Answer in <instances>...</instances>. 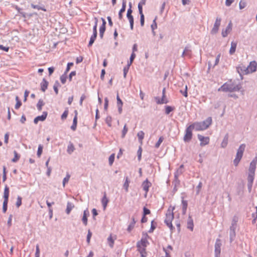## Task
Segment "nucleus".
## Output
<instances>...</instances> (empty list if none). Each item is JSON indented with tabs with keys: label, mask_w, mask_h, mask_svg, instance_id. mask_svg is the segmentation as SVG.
Here are the masks:
<instances>
[{
	"label": "nucleus",
	"mask_w": 257,
	"mask_h": 257,
	"mask_svg": "<svg viewBox=\"0 0 257 257\" xmlns=\"http://www.w3.org/2000/svg\"><path fill=\"white\" fill-rule=\"evenodd\" d=\"M194 227L193 221L191 217L189 216L187 221V227L191 231L193 230Z\"/></svg>",
	"instance_id": "nucleus-24"
},
{
	"label": "nucleus",
	"mask_w": 257,
	"mask_h": 257,
	"mask_svg": "<svg viewBox=\"0 0 257 257\" xmlns=\"http://www.w3.org/2000/svg\"><path fill=\"white\" fill-rule=\"evenodd\" d=\"M74 205L68 202L67 204L66 212L67 214H69L71 210L74 208Z\"/></svg>",
	"instance_id": "nucleus-29"
},
{
	"label": "nucleus",
	"mask_w": 257,
	"mask_h": 257,
	"mask_svg": "<svg viewBox=\"0 0 257 257\" xmlns=\"http://www.w3.org/2000/svg\"><path fill=\"white\" fill-rule=\"evenodd\" d=\"M22 204V198L20 196H18L17 199L16 205L17 207H19Z\"/></svg>",
	"instance_id": "nucleus-46"
},
{
	"label": "nucleus",
	"mask_w": 257,
	"mask_h": 257,
	"mask_svg": "<svg viewBox=\"0 0 257 257\" xmlns=\"http://www.w3.org/2000/svg\"><path fill=\"white\" fill-rule=\"evenodd\" d=\"M137 136L139 139V142L141 144H143V140L144 138L145 134L143 131H140L137 134Z\"/></svg>",
	"instance_id": "nucleus-26"
},
{
	"label": "nucleus",
	"mask_w": 257,
	"mask_h": 257,
	"mask_svg": "<svg viewBox=\"0 0 257 257\" xmlns=\"http://www.w3.org/2000/svg\"><path fill=\"white\" fill-rule=\"evenodd\" d=\"M48 82L45 79L43 78L42 80V81L41 82L40 85H41V90L43 92H45L46 90L47 89L48 86Z\"/></svg>",
	"instance_id": "nucleus-19"
},
{
	"label": "nucleus",
	"mask_w": 257,
	"mask_h": 257,
	"mask_svg": "<svg viewBox=\"0 0 257 257\" xmlns=\"http://www.w3.org/2000/svg\"><path fill=\"white\" fill-rule=\"evenodd\" d=\"M212 119L211 117L207 118L205 120L202 122H196L192 124L193 128L196 131H203L207 129L211 124Z\"/></svg>",
	"instance_id": "nucleus-3"
},
{
	"label": "nucleus",
	"mask_w": 257,
	"mask_h": 257,
	"mask_svg": "<svg viewBox=\"0 0 257 257\" xmlns=\"http://www.w3.org/2000/svg\"><path fill=\"white\" fill-rule=\"evenodd\" d=\"M232 24L231 21L229 23L227 27L225 30H222V35L223 37H225L231 32L232 30Z\"/></svg>",
	"instance_id": "nucleus-13"
},
{
	"label": "nucleus",
	"mask_w": 257,
	"mask_h": 257,
	"mask_svg": "<svg viewBox=\"0 0 257 257\" xmlns=\"http://www.w3.org/2000/svg\"><path fill=\"white\" fill-rule=\"evenodd\" d=\"M46 203H47L48 207H49L50 212H52V209L51 208V205H52V204H54V202H53L52 203H50L49 201H47Z\"/></svg>",
	"instance_id": "nucleus-56"
},
{
	"label": "nucleus",
	"mask_w": 257,
	"mask_h": 257,
	"mask_svg": "<svg viewBox=\"0 0 257 257\" xmlns=\"http://www.w3.org/2000/svg\"><path fill=\"white\" fill-rule=\"evenodd\" d=\"M130 66H128V64H127V66L126 67H124L123 68V75L124 77H126V74L128 72V69H129Z\"/></svg>",
	"instance_id": "nucleus-51"
},
{
	"label": "nucleus",
	"mask_w": 257,
	"mask_h": 257,
	"mask_svg": "<svg viewBox=\"0 0 257 257\" xmlns=\"http://www.w3.org/2000/svg\"><path fill=\"white\" fill-rule=\"evenodd\" d=\"M108 201V199L107 198L106 194L105 193L101 200V203L104 209H105Z\"/></svg>",
	"instance_id": "nucleus-25"
},
{
	"label": "nucleus",
	"mask_w": 257,
	"mask_h": 257,
	"mask_svg": "<svg viewBox=\"0 0 257 257\" xmlns=\"http://www.w3.org/2000/svg\"><path fill=\"white\" fill-rule=\"evenodd\" d=\"M221 21V19L220 18H216L213 27L211 30V33L212 34H215L218 32L220 25Z\"/></svg>",
	"instance_id": "nucleus-11"
},
{
	"label": "nucleus",
	"mask_w": 257,
	"mask_h": 257,
	"mask_svg": "<svg viewBox=\"0 0 257 257\" xmlns=\"http://www.w3.org/2000/svg\"><path fill=\"white\" fill-rule=\"evenodd\" d=\"M112 118L110 116H107L105 119V122L109 126H111Z\"/></svg>",
	"instance_id": "nucleus-45"
},
{
	"label": "nucleus",
	"mask_w": 257,
	"mask_h": 257,
	"mask_svg": "<svg viewBox=\"0 0 257 257\" xmlns=\"http://www.w3.org/2000/svg\"><path fill=\"white\" fill-rule=\"evenodd\" d=\"M114 239L112 238L111 235H110L107 238L108 243L110 247H113L114 244Z\"/></svg>",
	"instance_id": "nucleus-33"
},
{
	"label": "nucleus",
	"mask_w": 257,
	"mask_h": 257,
	"mask_svg": "<svg viewBox=\"0 0 257 257\" xmlns=\"http://www.w3.org/2000/svg\"><path fill=\"white\" fill-rule=\"evenodd\" d=\"M128 131V128L127 127L126 124H125L123 128V130L122 131V134H121V137L122 138H124Z\"/></svg>",
	"instance_id": "nucleus-35"
},
{
	"label": "nucleus",
	"mask_w": 257,
	"mask_h": 257,
	"mask_svg": "<svg viewBox=\"0 0 257 257\" xmlns=\"http://www.w3.org/2000/svg\"><path fill=\"white\" fill-rule=\"evenodd\" d=\"M31 7L32 8L35 9H37L38 10H42L44 12L46 11V9L44 7H41L38 6V5L31 4Z\"/></svg>",
	"instance_id": "nucleus-36"
},
{
	"label": "nucleus",
	"mask_w": 257,
	"mask_h": 257,
	"mask_svg": "<svg viewBox=\"0 0 257 257\" xmlns=\"http://www.w3.org/2000/svg\"><path fill=\"white\" fill-rule=\"evenodd\" d=\"M89 213L87 209L84 211L82 220L85 225L87 224V216L89 215Z\"/></svg>",
	"instance_id": "nucleus-21"
},
{
	"label": "nucleus",
	"mask_w": 257,
	"mask_h": 257,
	"mask_svg": "<svg viewBox=\"0 0 257 257\" xmlns=\"http://www.w3.org/2000/svg\"><path fill=\"white\" fill-rule=\"evenodd\" d=\"M9 197V188L6 185L5 187L4 192V201L3 202V211L4 213H6L7 210V206L8 203V200Z\"/></svg>",
	"instance_id": "nucleus-4"
},
{
	"label": "nucleus",
	"mask_w": 257,
	"mask_h": 257,
	"mask_svg": "<svg viewBox=\"0 0 257 257\" xmlns=\"http://www.w3.org/2000/svg\"><path fill=\"white\" fill-rule=\"evenodd\" d=\"M156 19H157V18H156L154 20V21H153V24H152V26H151V27H152L153 30H154V29L157 28V24H156Z\"/></svg>",
	"instance_id": "nucleus-61"
},
{
	"label": "nucleus",
	"mask_w": 257,
	"mask_h": 257,
	"mask_svg": "<svg viewBox=\"0 0 257 257\" xmlns=\"http://www.w3.org/2000/svg\"><path fill=\"white\" fill-rule=\"evenodd\" d=\"M138 9H139L140 14V15H143V6H142L141 4H139V5H138Z\"/></svg>",
	"instance_id": "nucleus-58"
},
{
	"label": "nucleus",
	"mask_w": 257,
	"mask_h": 257,
	"mask_svg": "<svg viewBox=\"0 0 257 257\" xmlns=\"http://www.w3.org/2000/svg\"><path fill=\"white\" fill-rule=\"evenodd\" d=\"M246 5V3L244 2L240 1L239 3V8L240 9H243Z\"/></svg>",
	"instance_id": "nucleus-59"
},
{
	"label": "nucleus",
	"mask_w": 257,
	"mask_h": 257,
	"mask_svg": "<svg viewBox=\"0 0 257 257\" xmlns=\"http://www.w3.org/2000/svg\"><path fill=\"white\" fill-rule=\"evenodd\" d=\"M151 186V183L148 181V179H146L145 181H144L142 184V186L144 190L145 191L146 194L145 196H147L148 192L149 191V188Z\"/></svg>",
	"instance_id": "nucleus-12"
},
{
	"label": "nucleus",
	"mask_w": 257,
	"mask_h": 257,
	"mask_svg": "<svg viewBox=\"0 0 257 257\" xmlns=\"http://www.w3.org/2000/svg\"><path fill=\"white\" fill-rule=\"evenodd\" d=\"M163 140H164V138H163V137H160V138H159V140H158V142H157V143L156 144V145H155V147H156V148H158L160 147V146L161 144V143H162V142L163 141Z\"/></svg>",
	"instance_id": "nucleus-47"
},
{
	"label": "nucleus",
	"mask_w": 257,
	"mask_h": 257,
	"mask_svg": "<svg viewBox=\"0 0 257 257\" xmlns=\"http://www.w3.org/2000/svg\"><path fill=\"white\" fill-rule=\"evenodd\" d=\"M68 114V109L66 108L61 115V119H65L67 118Z\"/></svg>",
	"instance_id": "nucleus-41"
},
{
	"label": "nucleus",
	"mask_w": 257,
	"mask_h": 257,
	"mask_svg": "<svg viewBox=\"0 0 257 257\" xmlns=\"http://www.w3.org/2000/svg\"><path fill=\"white\" fill-rule=\"evenodd\" d=\"M95 24L93 28V35L91 36V37L90 38V41L89 42V44H88L89 46H90L92 45V44L94 43V42L96 38V36H97V27L98 20L97 18H95Z\"/></svg>",
	"instance_id": "nucleus-9"
},
{
	"label": "nucleus",
	"mask_w": 257,
	"mask_h": 257,
	"mask_svg": "<svg viewBox=\"0 0 257 257\" xmlns=\"http://www.w3.org/2000/svg\"><path fill=\"white\" fill-rule=\"evenodd\" d=\"M75 115L73 118V124L71 126V128L73 131L76 130V127H77V114H78V113L76 110L75 111Z\"/></svg>",
	"instance_id": "nucleus-20"
},
{
	"label": "nucleus",
	"mask_w": 257,
	"mask_h": 257,
	"mask_svg": "<svg viewBox=\"0 0 257 257\" xmlns=\"http://www.w3.org/2000/svg\"><path fill=\"white\" fill-rule=\"evenodd\" d=\"M254 212L252 214V217L253 218V223L255 222L256 219H257V207H254Z\"/></svg>",
	"instance_id": "nucleus-38"
},
{
	"label": "nucleus",
	"mask_w": 257,
	"mask_h": 257,
	"mask_svg": "<svg viewBox=\"0 0 257 257\" xmlns=\"http://www.w3.org/2000/svg\"><path fill=\"white\" fill-rule=\"evenodd\" d=\"M142 153V148L141 147H140L138 150V152H137L139 161H140L141 160Z\"/></svg>",
	"instance_id": "nucleus-43"
},
{
	"label": "nucleus",
	"mask_w": 257,
	"mask_h": 257,
	"mask_svg": "<svg viewBox=\"0 0 257 257\" xmlns=\"http://www.w3.org/2000/svg\"><path fill=\"white\" fill-rule=\"evenodd\" d=\"M228 135H226L223 140L222 142L221 143V146L222 148H225L227 146V145L228 144Z\"/></svg>",
	"instance_id": "nucleus-27"
},
{
	"label": "nucleus",
	"mask_w": 257,
	"mask_h": 257,
	"mask_svg": "<svg viewBox=\"0 0 257 257\" xmlns=\"http://www.w3.org/2000/svg\"><path fill=\"white\" fill-rule=\"evenodd\" d=\"M245 145L244 144H241L239 148H238L236 153V158L234 160V163L235 166H237L239 163V161H240L242 157L243 153L245 149Z\"/></svg>",
	"instance_id": "nucleus-5"
},
{
	"label": "nucleus",
	"mask_w": 257,
	"mask_h": 257,
	"mask_svg": "<svg viewBox=\"0 0 257 257\" xmlns=\"http://www.w3.org/2000/svg\"><path fill=\"white\" fill-rule=\"evenodd\" d=\"M256 162L257 159L253 160L250 163L249 168V174L248 177L249 179H251V181L253 179V176L254 175V172L256 169Z\"/></svg>",
	"instance_id": "nucleus-8"
},
{
	"label": "nucleus",
	"mask_w": 257,
	"mask_h": 257,
	"mask_svg": "<svg viewBox=\"0 0 257 257\" xmlns=\"http://www.w3.org/2000/svg\"><path fill=\"white\" fill-rule=\"evenodd\" d=\"M221 251V243L220 240L217 239L215 244V253L217 257H218Z\"/></svg>",
	"instance_id": "nucleus-15"
},
{
	"label": "nucleus",
	"mask_w": 257,
	"mask_h": 257,
	"mask_svg": "<svg viewBox=\"0 0 257 257\" xmlns=\"http://www.w3.org/2000/svg\"><path fill=\"white\" fill-rule=\"evenodd\" d=\"M70 178V176L69 174H67L66 175V176L64 178L63 181V185L64 187L65 185V184L68 183Z\"/></svg>",
	"instance_id": "nucleus-40"
},
{
	"label": "nucleus",
	"mask_w": 257,
	"mask_h": 257,
	"mask_svg": "<svg viewBox=\"0 0 257 257\" xmlns=\"http://www.w3.org/2000/svg\"><path fill=\"white\" fill-rule=\"evenodd\" d=\"M237 43L234 42H232L231 43V47L229 50V54L232 55L234 53L236 50Z\"/></svg>",
	"instance_id": "nucleus-23"
},
{
	"label": "nucleus",
	"mask_w": 257,
	"mask_h": 257,
	"mask_svg": "<svg viewBox=\"0 0 257 257\" xmlns=\"http://www.w3.org/2000/svg\"><path fill=\"white\" fill-rule=\"evenodd\" d=\"M220 56H221V54H219L217 55V56L216 57L215 64H214L215 65H217L218 64V63L219 62Z\"/></svg>",
	"instance_id": "nucleus-62"
},
{
	"label": "nucleus",
	"mask_w": 257,
	"mask_h": 257,
	"mask_svg": "<svg viewBox=\"0 0 257 257\" xmlns=\"http://www.w3.org/2000/svg\"><path fill=\"white\" fill-rule=\"evenodd\" d=\"M15 9L18 11V12L21 14L23 17H26V14L21 12V9H20L18 6H14Z\"/></svg>",
	"instance_id": "nucleus-44"
},
{
	"label": "nucleus",
	"mask_w": 257,
	"mask_h": 257,
	"mask_svg": "<svg viewBox=\"0 0 257 257\" xmlns=\"http://www.w3.org/2000/svg\"><path fill=\"white\" fill-rule=\"evenodd\" d=\"M44 105L43 101L41 99H40L37 104V108L39 110H41L42 106Z\"/></svg>",
	"instance_id": "nucleus-37"
},
{
	"label": "nucleus",
	"mask_w": 257,
	"mask_h": 257,
	"mask_svg": "<svg viewBox=\"0 0 257 257\" xmlns=\"http://www.w3.org/2000/svg\"><path fill=\"white\" fill-rule=\"evenodd\" d=\"M114 157H115V154H111L109 157V164L110 166H111L114 162Z\"/></svg>",
	"instance_id": "nucleus-39"
},
{
	"label": "nucleus",
	"mask_w": 257,
	"mask_h": 257,
	"mask_svg": "<svg viewBox=\"0 0 257 257\" xmlns=\"http://www.w3.org/2000/svg\"><path fill=\"white\" fill-rule=\"evenodd\" d=\"M173 110V108L172 107L170 106H167L165 108V112L166 114H169L170 112Z\"/></svg>",
	"instance_id": "nucleus-52"
},
{
	"label": "nucleus",
	"mask_w": 257,
	"mask_h": 257,
	"mask_svg": "<svg viewBox=\"0 0 257 257\" xmlns=\"http://www.w3.org/2000/svg\"><path fill=\"white\" fill-rule=\"evenodd\" d=\"M175 209V206H170L166 213V218L165 223L171 230H173L174 227L172 224V221L174 218L173 211Z\"/></svg>",
	"instance_id": "nucleus-1"
},
{
	"label": "nucleus",
	"mask_w": 257,
	"mask_h": 257,
	"mask_svg": "<svg viewBox=\"0 0 257 257\" xmlns=\"http://www.w3.org/2000/svg\"><path fill=\"white\" fill-rule=\"evenodd\" d=\"M128 21H129V22L130 23V27H131V29L132 30H133V28H134V18H133V16L132 15H130V16H126Z\"/></svg>",
	"instance_id": "nucleus-28"
},
{
	"label": "nucleus",
	"mask_w": 257,
	"mask_h": 257,
	"mask_svg": "<svg viewBox=\"0 0 257 257\" xmlns=\"http://www.w3.org/2000/svg\"><path fill=\"white\" fill-rule=\"evenodd\" d=\"M136 57V54L135 53H132L131 57H130V62L129 63H128V66H130L131 65V64H132L134 59Z\"/></svg>",
	"instance_id": "nucleus-48"
},
{
	"label": "nucleus",
	"mask_w": 257,
	"mask_h": 257,
	"mask_svg": "<svg viewBox=\"0 0 257 257\" xmlns=\"http://www.w3.org/2000/svg\"><path fill=\"white\" fill-rule=\"evenodd\" d=\"M257 68V63L253 61L250 63L249 65L244 70V74H247L255 72Z\"/></svg>",
	"instance_id": "nucleus-7"
},
{
	"label": "nucleus",
	"mask_w": 257,
	"mask_h": 257,
	"mask_svg": "<svg viewBox=\"0 0 257 257\" xmlns=\"http://www.w3.org/2000/svg\"><path fill=\"white\" fill-rule=\"evenodd\" d=\"M140 16H141V20H140L141 25V26H143L144 25V23H145V17H144V14L140 15Z\"/></svg>",
	"instance_id": "nucleus-54"
},
{
	"label": "nucleus",
	"mask_w": 257,
	"mask_h": 257,
	"mask_svg": "<svg viewBox=\"0 0 257 257\" xmlns=\"http://www.w3.org/2000/svg\"><path fill=\"white\" fill-rule=\"evenodd\" d=\"M116 99H117V105L118 109V111L119 113H121L122 112V107L123 105V102L121 99L120 98L118 94L117 93L116 96Z\"/></svg>",
	"instance_id": "nucleus-18"
},
{
	"label": "nucleus",
	"mask_w": 257,
	"mask_h": 257,
	"mask_svg": "<svg viewBox=\"0 0 257 257\" xmlns=\"http://www.w3.org/2000/svg\"><path fill=\"white\" fill-rule=\"evenodd\" d=\"M129 184H130V181H129L128 178L127 177L125 178V182L123 184V187L124 188L126 192L128 191Z\"/></svg>",
	"instance_id": "nucleus-30"
},
{
	"label": "nucleus",
	"mask_w": 257,
	"mask_h": 257,
	"mask_svg": "<svg viewBox=\"0 0 257 257\" xmlns=\"http://www.w3.org/2000/svg\"><path fill=\"white\" fill-rule=\"evenodd\" d=\"M198 138L200 142L201 146H204L209 143L210 138L208 137H205L201 135H198Z\"/></svg>",
	"instance_id": "nucleus-10"
},
{
	"label": "nucleus",
	"mask_w": 257,
	"mask_h": 257,
	"mask_svg": "<svg viewBox=\"0 0 257 257\" xmlns=\"http://www.w3.org/2000/svg\"><path fill=\"white\" fill-rule=\"evenodd\" d=\"M43 147L42 145H39L38 148L37 156L40 158L43 152Z\"/></svg>",
	"instance_id": "nucleus-34"
},
{
	"label": "nucleus",
	"mask_w": 257,
	"mask_h": 257,
	"mask_svg": "<svg viewBox=\"0 0 257 257\" xmlns=\"http://www.w3.org/2000/svg\"><path fill=\"white\" fill-rule=\"evenodd\" d=\"M134 222H131L127 228V230L131 231L134 227Z\"/></svg>",
	"instance_id": "nucleus-57"
},
{
	"label": "nucleus",
	"mask_w": 257,
	"mask_h": 257,
	"mask_svg": "<svg viewBox=\"0 0 257 257\" xmlns=\"http://www.w3.org/2000/svg\"><path fill=\"white\" fill-rule=\"evenodd\" d=\"M14 158L12 159V161L13 162H16L20 159V156L18 154V153L16 151L14 152Z\"/></svg>",
	"instance_id": "nucleus-32"
},
{
	"label": "nucleus",
	"mask_w": 257,
	"mask_h": 257,
	"mask_svg": "<svg viewBox=\"0 0 257 257\" xmlns=\"http://www.w3.org/2000/svg\"><path fill=\"white\" fill-rule=\"evenodd\" d=\"M101 19L102 21V24L99 28V36L102 39L103 37V35L105 31L106 22L103 18H101Z\"/></svg>",
	"instance_id": "nucleus-16"
},
{
	"label": "nucleus",
	"mask_w": 257,
	"mask_h": 257,
	"mask_svg": "<svg viewBox=\"0 0 257 257\" xmlns=\"http://www.w3.org/2000/svg\"><path fill=\"white\" fill-rule=\"evenodd\" d=\"M126 8V2L125 1H123L122 5V8L120 10L118 13V17L120 20H121L122 18V14L125 12Z\"/></svg>",
	"instance_id": "nucleus-22"
},
{
	"label": "nucleus",
	"mask_w": 257,
	"mask_h": 257,
	"mask_svg": "<svg viewBox=\"0 0 257 257\" xmlns=\"http://www.w3.org/2000/svg\"><path fill=\"white\" fill-rule=\"evenodd\" d=\"M0 49L1 50H3L6 52H8L9 50V47H5L2 45H0Z\"/></svg>",
	"instance_id": "nucleus-64"
},
{
	"label": "nucleus",
	"mask_w": 257,
	"mask_h": 257,
	"mask_svg": "<svg viewBox=\"0 0 257 257\" xmlns=\"http://www.w3.org/2000/svg\"><path fill=\"white\" fill-rule=\"evenodd\" d=\"M92 233L90 231V230L88 231L87 236V241L89 243L90 242V238L91 237Z\"/></svg>",
	"instance_id": "nucleus-60"
},
{
	"label": "nucleus",
	"mask_w": 257,
	"mask_h": 257,
	"mask_svg": "<svg viewBox=\"0 0 257 257\" xmlns=\"http://www.w3.org/2000/svg\"><path fill=\"white\" fill-rule=\"evenodd\" d=\"M143 211H144V216H146V215H148V214H149L150 213V210L146 208V207H144V209H143Z\"/></svg>",
	"instance_id": "nucleus-55"
},
{
	"label": "nucleus",
	"mask_w": 257,
	"mask_h": 257,
	"mask_svg": "<svg viewBox=\"0 0 257 257\" xmlns=\"http://www.w3.org/2000/svg\"><path fill=\"white\" fill-rule=\"evenodd\" d=\"M155 99L157 104H164L167 103L168 102V100L165 94H163L161 99H160V98L158 97H156Z\"/></svg>",
	"instance_id": "nucleus-17"
},
{
	"label": "nucleus",
	"mask_w": 257,
	"mask_h": 257,
	"mask_svg": "<svg viewBox=\"0 0 257 257\" xmlns=\"http://www.w3.org/2000/svg\"><path fill=\"white\" fill-rule=\"evenodd\" d=\"M86 96L85 94H82L80 97L79 104L80 106L82 105L83 100L86 98Z\"/></svg>",
	"instance_id": "nucleus-53"
},
{
	"label": "nucleus",
	"mask_w": 257,
	"mask_h": 257,
	"mask_svg": "<svg viewBox=\"0 0 257 257\" xmlns=\"http://www.w3.org/2000/svg\"><path fill=\"white\" fill-rule=\"evenodd\" d=\"M241 88L240 85L236 84L231 81L224 83L218 89V91L224 92H234L239 91Z\"/></svg>",
	"instance_id": "nucleus-2"
},
{
	"label": "nucleus",
	"mask_w": 257,
	"mask_h": 257,
	"mask_svg": "<svg viewBox=\"0 0 257 257\" xmlns=\"http://www.w3.org/2000/svg\"><path fill=\"white\" fill-rule=\"evenodd\" d=\"M9 138V135L8 133H6L5 135V143L7 144L8 143Z\"/></svg>",
	"instance_id": "nucleus-63"
},
{
	"label": "nucleus",
	"mask_w": 257,
	"mask_h": 257,
	"mask_svg": "<svg viewBox=\"0 0 257 257\" xmlns=\"http://www.w3.org/2000/svg\"><path fill=\"white\" fill-rule=\"evenodd\" d=\"M74 149L73 145L70 143L68 146L67 152L70 154L74 151Z\"/></svg>",
	"instance_id": "nucleus-31"
},
{
	"label": "nucleus",
	"mask_w": 257,
	"mask_h": 257,
	"mask_svg": "<svg viewBox=\"0 0 257 257\" xmlns=\"http://www.w3.org/2000/svg\"><path fill=\"white\" fill-rule=\"evenodd\" d=\"M40 249L39 246L38 244L36 245V253H35V257H40Z\"/></svg>",
	"instance_id": "nucleus-49"
},
{
	"label": "nucleus",
	"mask_w": 257,
	"mask_h": 257,
	"mask_svg": "<svg viewBox=\"0 0 257 257\" xmlns=\"http://www.w3.org/2000/svg\"><path fill=\"white\" fill-rule=\"evenodd\" d=\"M194 128L193 126L190 125L185 131V134L184 136L183 140L185 142H189L192 139V131Z\"/></svg>",
	"instance_id": "nucleus-6"
},
{
	"label": "nucleus",
	"mask_w": 257,
	"mask_h": 257,
	"mask_svg": "<svg viewBox=\"0 0 257 257\" xmlns=\"http://www.w3.org/2000/svg\"><path fill=\"white\" fill-rule=\"evenodd\" d=\"M47 116V112H43V114L40 116H38L36 117L34 120V122L35 124H37L39 121H43L46 118Z\"/></svg>",
	"instance_id": "nucleus-14"
},
{
	"label": "nucleus",
	"mask_w": 257,
	"mask_h": 257,
	"mask_svg": "<svg viewBox=\"0 0 257 257\" xmlns=\"http://www.w3.org/2000/svg\"><path fill=\"white\" fill-rule=\"evenodd\" d=\"M182 204L183 206V211L185 212L186 211L188 205L187 201L186 200H182Z\"/></svg>",
	"instance_id": "nucleus-42"
},
{
	"label": "nucleus",
	"mask_w": 257,
	"mask_h": 257,
	"mask_svg": "<svg viewBox=\"0 0 257 257\" xmlns=\"http://www.w3.org/2000/svg\"><path fill=\"white\" fill-rule=\"evenodd\" d=\"M16 100H17V102L15 105V108L18 109L21 106L22 103L20 100H19V98H18V96L16 97Z\"/></svg>",
	"instance_id": "nucleus-50"
}]
</instances>
